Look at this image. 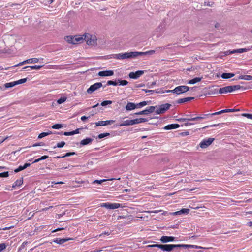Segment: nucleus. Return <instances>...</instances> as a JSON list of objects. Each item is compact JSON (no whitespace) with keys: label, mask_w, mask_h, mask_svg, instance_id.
<instances>
[{"label":"nucleus","mask_w":252,"mask_h":252,"mask_svg":"<svg viewBox=\"0 0 252 252\" xmlns=\"http://www.w3.org/2000/svg\"><path fill=\"white\" fill-rule=\"evenodd\" d=\"M110 135L109 133H101L98 135V137L99 139L103 138L107 136H109Z\"/></svg>","instance_id":"09e8293b"},{"label":"nucleus","mask_w":252,"mask_h":252,"mask_svg":"<svg viewBox=\"0 0 252 252\" xmlns=\"http://www.w3.org/2000/svg\"><path fill=\"white\" fill-rule=\"evenodd\" d=\"M52 133V132L49 131V132H44L41 133L38 136V138L41 139L46 136H48Z\"/></svg>","instance_id":"2f4dec72"},{"label":"nucleus","mask_w":252,"mask_h":252,"mask_svg":"<svg viewBox=\"0 0 252 252\" xmlns=\"http://www.w3.org/2000/svg\"><path fill=\"white\" fill-rule=\"evenodd\" d=\"M175 237L173 236H162L160 240L163 243H165L169 242H173L175 240Z\"/></svg>","instance_id":"ddd939ff"},{"label":"nucleus","mask_w":252,"mask_h":252,"mask_svg":"<svg viewBox=\"0 0 252 252\" xmlns=\"http://www.w3.org/2000/svg\"><path fill=\"white\" fill-rule=\"evenodd\" d=\"M156 50H152L146 52H138V56L152 55L156 52Z\"/></svg>","instance_id":"bb28decb"},{"label":"nucleus","mask_w":252,"mask_h":252,"mask_svg":"<svg viewBox=\"0 0 252 252\" xmlns=\"http://www.w3.org/2000/svg\"><path fill=\"white\" fill-rule=\"evenodd\" d=\"M148 104V101H142L139 103L136 104V108H141Z\"/></svg>","instance_id":"4c0bfd02"},{"label":"nucleus","mask_w":252,"mask_h":252,"mask_svg":"<svg viewBox=\"0 0 252 252\" xmlns=\"http://www.w3.org/2000/svg\"><path fill=\"white\" fill-rule=\"evenodd\" d=\"M44 145H45V144L43 142L36 143L34 144L33 145V147L41 146H44Z\"/></svg>","instance_id":"052dcab7"},{"label":"nucleus","mask_w":252,"mask_h":252,"mask_svg":"<svg viewBox=\"0 0 252 252\" xmlns=\"http://www.w3.org/2000/svg\"><path fill=\"white\" fill-rule=\"evenodd\" d=\"M196 123H189V122H187V123H185L184 125L185 126H191V125H194Z\"/></svg>","instance_id":"774afa93"},{"label":"nucleus","mask_w":252,"mask_h":252,"mask_svg":"<svg viewBox=\"0 0 252 252\" xmlns=\"http://www.w3.org/2000/svg\"><path fill=\"white\" fill-rule=\"evenodd\" d=\"M26 81H27L26 78H23V79H21L19 80L16 81L15 82H16V85H18V84H21L24 83L26 82Z\"/></svg>","instance_id":"a18cd8bd"},{"label":"nucleus","mask_w":252,"mask_h":252,"mask_svg":"<svg viewBox=\"0 0 252 252\" xmlns=\"http://www.w3.org/2000/svg\"><path fill=\"white\" fill-rule=\"evenodd\" d=\"M84 40V36L83 35L82 36H76L74 37V44H78L79 43H81Z\"/></svg>","instance_id":"4be33fe9"},{"label":"nucleus","mask_w":252,"mask_h":252,"mask_svg":"<svg viewBox=\"0 0 252 252\" xmlns=\"http://www.w3.org/2000/svg\"><path fill=\"white\" fill-rule=\"evenodd\" d=\"M6 245L4 243L0 244V252L6 248Z\"/></svg>","instance_id":"13d9d810"},{"label":"nucleus","mask_w":252,"mask_h":252,"mask_svg":"<svg viewBox=\"0 0 252 252\" xmlns=\"http://www.w3.org/2000/svg\"><path fill=\"white\" fill-rule=\"evenodd\" d=\"M24 169H25L24 166L20 165L18 167V168H17L14 170V172L15 173H18Z\"/></svg>","instance_id":"603ef678"},{"label":"nucleus","mask_w":252,"mask_h":252,"mask_svg":"<svg viewBox=\"0 0 252 252\" xmlns=\"http://www.w3.org/2000/svg\"><path fill=\"white\" fill-rule=\"evenodd\" d=\"M171 106V105L168 103L163 104L157 108L155 111L156 114H160L164 113L167 110H168Z\"/></svg>","instance_id":"39448f33"},{"label":"nucleus","mask_w":252,"mask_h":252,"mask_svg":"<svg viewBox=\"0 0 252 252\" xmlns=\"http://www.w3.org/2000/svg\"><path fill=\"white\" fill-rule=\"evenodd\" d=\"M112 103V101L111 100H105L101 102V105L102 106H105L108 104H111Z\"/></svg>","instance_id":"79ce46f5"},{"label":"nucleus","mask_w":252,"mask_h":252,"mask_svg":"<svg viewBox=\"0 0 252 252\" xmlns=\"http://www.w3.org/2000/svg\"><path fill=\"white\" fill-rule=\"evenodd\" d=\"M75 155V152H69V153H66L64 156H57V157H55V158H64V157H69L70 156H72V155Z\"/></svg>","instance_id":"72a5a7b5"},{"label":"nucleus","mask_w":252,"mask_h":252,"mask_svg":"<svg viewBox=\"0 0 252 252\" xmlns=\"http://www.w3.org/2000/svg\"><path fill=\"white\" fill-rule=\"evenodd\" d=\"M73 240L72 238H56L53 240V242L56 243L57 244L61 245L63 244L64 243L70 240Z\"/></svg>","instance_id":"4468645a"},{"label":"nucleus","mask_w":252,"mask_h":252,"mask_svg":"<svg viewBox=\"0 0 252 252\" xmlns=\"http://www.w3.org/2000/svg\"><path fill=\"white\" fill-rule=\"evenodd\" d=\"M65 144V143L64 141H62L61 142L58 143L57 144V146H55L54 148H56V147L58 148H62L63 147Z\"/></svg>","instance_id":"37998d69"},{"label":"nucleus","mask_w":252,"mask_h":252,"mask_svg":"<svg viewBox=\"0 0 252 252\" xmlns=\"http://www.w3.org/2000/svg\"><path fill=\"white\" fill-rule=\"evenodd\" d=\"M51 184H52V187H54L53 186V184H64V182H62V181H60V182H51Z\"/></svg>","instance_id":"e2e57ef3"},{"label":"nucleus","mask_w":252,"mask_h":252,"mask_svg":"<svg viewBox=\"0 0 252 252\" xmlns=\"http://www.w3.org/2000/svg\"><path fill=\"white\" fill-rule=\"evenodd\" d=\"M44 65H34V66H27L23 68V69H28L27 70L30 71L32 69H40Z\"/></svg>","instance_id":"6ab92c4d"},{"label":"nucleus","mask_w":252,"mask_h":252,"mask_svg":"<svg viewBox=\"0 0 252 252\" xmlns=\"http://www.w3.org/2000/svg\"><path fill=\"white\" fill-rule=\"evenodd\" d=\"M235 74L231 73H223L221 74V78L223 79H229L234 76Z\"/></svg>","instance_id":"a878e982"},{"label":"nucleus","mask_w":252,"mask_h":252,"mask_svg":"<svg viewBox=\"0 0 252 252\" xmlns=\"http://www.w3.org/2000/svg\"><path fill=\"white\" fill-rule=\"evenodd\" d=\"M165 49V47H163V46H161V47H157L156 49V51H163V50Z\"/></svg>","instance_id":"338daca9"},{"label":"nucleus","mask_w":252,"mask_h":252,"mask_svg":"<svg viewBox=\"0 0 252 252\" xmlns=\"http://www.w3.org/2000/svg\"><path fill=\"white\" fill-rule=\"evenodd\" d=\"M47 158H48V156H46V155H44V156H43L41 157L40 158L35 159L32 163H37V162H38L39 161H40L41 160L46 159Z\"/></svg>","instance_id":"e433bc0d"},{"label":"nucleus","mask_w":252,"mask_h":252,"mask_svg":"<svg viewBox=\"0 0 252 252\" xmlns=\"http://www.w3.org/2000/svg\"><path fill=\"white\" fill-rule=\"evenodd\" d=\"M107 85H113V86H117L118 85V83L115 81H112V80H109L107 81Z\"/></svg>","instance_id":"de8ad7c7"},{"label":"nucleus","mask_w":252,"mask_h":252,"mask_svg":"<svg viewBox=\"0 0 252 252\" xmlns=\"http://www.w3.org/2000/svg\"><path fill=\"white\" fill-rule=\"evenodd\" d=\"M250 50H251V48H240V49H234V52H235V53H242L243 52H248Z\"/></svg>","instance_id":"c756f323"},{"label":"nucleus","mask_w":252,"mask_h":252,"mask_svg":"<svg viewBox=\"0 0 252 252\" xmlns=\"http://www.w3.org/2000/svg\"><path fill=\"white\" fill-rule=\"evenodd\" d=\"M110 234H111V231H109V230L105 231L104 232L101 233L100 234L97 235L96 237H104L105 235H107V236L109 235Z\"/></svg>","instance_id":"58836bf2"},{"label":"nucleus","mask_w":252,"mask_h":252,"mask_svg":"<svg viewBox=\"0 0 252 252\" xmlns=\"http://www.w3.org/2000/svg\"><path fill=\"white\" fill-rule=\"evenodd\" d=\"M219 114H220V111L214 113H212V114L208 113V114H202V115H201L200 116L195 117L193 119L196 120H196H203V119H205L209 118V117H212V116L215 115H219Z\"/></svg>","instance_id":"6e6552de"},{"label":"nucleus","mask_w":252,"mask_h":252,"mask_svg":"<svg viewBox=\"0 0 252 252\" xmlns=\"http://www.w3.org/2000/svg\"><path fill=\"white\" fill-rule=\"evenodd\" d=\"M136 108V104L133 102H128L125 107V108L127 111H131L135 109Z\"/></svg>","instance_id":"f3484780"},{"label":"nucleus","mask_w":252,"mask_h":252,"mask_svg":"<svg viewBox=\"0 0 252 252\" xmlns=\"http://www.w3.org/2000/svg\"><path fill=\"white\" fill-rule=\"evenodd\" d=\"M23 183V178H21L20 179L17 180L13 184L12 188H15L17 186H21Z\"/></svg>","instance_id":"c85d7f7f"},{"label":"nucleus","mask_w":252,"mask_h":252,"mask_svg":"<svg viewBox=\"0 0 252 252\" xmlns=\"http://www.w3.org/2000/svg\"><path fill=\"white\" fill-rule=\"evenodd\" d=\"M131 122H132V125H133L135 124H140L139 118L131 120Z\"/></svg>","instance_id":"6e6d98bb"},{"label":"nucleus","mask_w":252,"mask_h":252,"mask_svg":"<svg viewBox=\"0 0 252 252\" xmlns=\"http://www.w3.org/2000/svg\"><path fill=\"white\" fill-rule=\"evenodd\" d=\"M9 176L8 171L0 173V177H7Z\"/></svg>","instance_id":"5fc2aeb1"},{"label":"nucleus","mask_w":252,"mask_h":252,"mask_svg":"<svg viewBox=\"0 0 252 252\" xmlns=\"http://www.w3.org/2000/svg\"><path fill=\"white\" fill-rule=\"evenodd\" d=\"M115 122V120H106V121H100L97 122H96L95 125L97 126H105L108 125H111L113 124Z\"/></svg>","instance_id":"f8f14e48"},{"label":"nucleus","mask_w":252,"mask_h":252,"mask_svg":"<svg viewBox=\"0 0 252 252\" xmlns=\"http://www.w3.org/2000/svg\"><path fill=\"white\" fill-rule=\"evenodd\" d=\"M202 78V77H195L191 80H189L188 82V84H194L197 82H200Z\"/></svg>","instance_id":"cd10ccee"},{"label":"nucleus","mask_w":252,"mask_h":252,"mask_svg":"<svg viewBox=\"0 0 252 252\" xmlns=\"http://www.w3.org/2000/svg\"><path fill=\"white\" fill-rule=\"evenodd\" d=\"M63 127L62 124H57L52 126V128L55 129H59Z\"/></svg>","instance_id":"a19ab883"},{"label":"nucleus","mask_w":252,"mask_h":252,"mask_svg":"<svg viewBox=\"0 0 252 252\" xmlns=\"http://www.w3.org/2000/svg\"><path fill=\"white\" fill-rule=\"evenodd\" d=\"M63 135L65 136L73 135V131L71 132H64Z\"/></svg>","instance_id":"0e129e2a"},{"label":"nucleus","mask_w":252,"mask_h":252,"mask_svg":"<svg viewBox=\"0 0 252 252\" xmlns=\"http://www.w3.org/2000/svg\"><path fill=\"white\" fill-rule=\"evenodd\" d=\"M102 86V84L101 82L95 83L94 84L91 85L90 87L87 89V92L88 94H92L93 92L98 90Z\"/></svg>","instance_id":"423d86ee"},{"label":"nucleus","mask_w":252,"mask_h":252,"mask_svg":"<svg viewBox=\"0 0 252 252\" xmlns=\"http://www.w3.org/2000/svg\"><path fill=\"white\" fill-rule=\"evenodd\" d=\"M180 127V125L178 124H171L170 125H168L164 127V129L166 130H170L176 129Z\"/></svg>","instance_id":"dca6fc26"},{"label":"nucleus","mask_w":252,"mask_h":252,"mask_svg":"<svg viewBox=\"0 0 252 252\" xmlns=\"http://www.w3.org/2000/svg\"><path fill=\"white\" fill-rule=\"evenodd\" d=\"M194 99V98L193 97H189L181 98L177 100V103H179V104L185 103V102H188L189 101H190L191 100H193Z\"/></svg>","instance_id":"412c9836"},{"label":"nucleus","mask_w":252,"mask_h":252,"mask_svg":"<svg viewBox=\"0 0 252 252\" xmlns=\"http://www.w3.org/2000/svg\"><path fill=\"white\" fill-rule=\"evenodd\" d=\"M138 52H125L119 54H114L113 58L118 60H123L125 59H130L138 56Z\"/></svg>","instance_id":"f03ea898"},{"label":"nucleus","mask_w":252,"mask_h":252,"mask_svg":"<svg viewBox=\"0 0 252 252\" xmlns=\"http://www.w3.org/2000/svg\"><path fill=\"white\" fill-rule=\"evenodd\" d=\"M231 87L232 88V92L235 90L241 89L242 90H245L249 88V87H244L240 85H233L231 86Z\"/></svg>","instance_id":"a211bd4d"},{"label":"nucleus","mask_w":252,"mask_h":252,"mask_svg":"<svg viewBox=\"0 0 252 252\" xmlns=\"http://www.w3.org/2000/svg\"><path fill=\"white\" fill-rule=\"evenodd\" d=\"M185 118L189 119V120H187V121H196V120L193 119L194 118V117H193L192 115L186 114V115H185Z\"/></svg>","instance_id":"c03bdc74"},{"label":"nucleus","mask_w":252,"mask_h":252,"mask_svg":"<svg viewBox=\"0 0 252 252\" xmlns=\"http://www.w3.org/2000/svg\"><path fill=\"white\" fill-rule=\"evenodd\" d=\"M156 107L155 106H150L146 108V109L140 111L139 112H137L135 113L136 115H148L149 114L152 113L155 111V108Z\"/></svg>","instance_id":"1a4fd4ad"},{"label":"nucleus","mask_w":252,"mask_h":252,"mask_svg":"<svg viewBox=\"0 0 252 252\" xmlns=\"http://www.w3.org/2000/svg\"><path fill=\"white\" fill-rule=\"evenodd\" d=\"M66 100V97H61L57 100V103L60 104L65 102Z\"/></svg>","instance_id":"3c124183"},{"label":"nucleus","mask_w":252,"mask_h":252,"mask_svg":"<svg viewBox=\"0 0 252 252\" xmlns=\"http://www.w3.org/2000/svg\"><path fill=\"white\" fill-rule=\"evenodd\" d=\"M114 179V178H112V179H109L108 180H113ZM116 179L117 180H120V178H118V179ZM107 180H106V179H102V180H95L93 181V184L97 183V184H101L103 182H105V181H106Z\"/></svg>","instance_id":"7c9ffc66"},{"label":"nucleus","mask_w":252,"mask_h":252,"mask_svg":"<svg viewBox=\"0 0 252 252\" xmlns=\"http://www.w3.org/2000/svg\"><path fill=\"white\" fill-rule=\"evenodd\" d=\"M132 126L131 120H126V121H124L121 124L116 125V126Z\"/></svg>","instance_id":"b1692460"},{"label":"nucleus","mask_w":252,"mask_h":252,"mask_svg":"<svg viewBox=\"0 0 252 252\" xmlns=\"http://www.w3.org/2000/svg\"><path fill=\"white\" fill-rule=\"evenodd\" d=\"M189 209H182L180 211L175 212L173 213L174 215H181L182 214H187L189 212Z\"/></svg>","instance_id":"393cba45"},{"label":"nucleus","mask_w":252,"mask_h":252,"mask_svg":"<svg viewBox=\"0 0 252 252\" xmlns=\"http://www.w3.org/2000/svg\"><path fill=\"white\" fill-rule=\"evenodd\" d=\"M139 123H144V122H146L148 121V120L147 119H145V118H139Z\"/></svg>","instance_id":"69168bd1"},{"label":"nucleus","mask_w":252,"mask_h":252,"mask_svg":"<svg viewBox=\"0 0 252 252\" xmlns=\"http://www.w3.org/2000/svg\"><path fill=\"white\" fill-rule=\"evenodd\" d=\"M245 80H252V76L244 75V79Z\"/></svg>","instance_id":"bf43d9fd"},{"label":"nucleus","mask_w":252,"mask_h":252,"mask_svg":"<svg viewBox=\"0 0 252 252\" xmlns=\"http://www.w3.org/2000/svg\"><path fill=\"white\" fill-rule=\"evenodd\" d=\"M118 81L119 82V85L122 86H126L128 84V82L126 80H118Z\"/></svg>","instance_id":"49530a36"},{"label":"nucleus","mask_w":252,"mask_h":252,"mask_svg":"<svg viewBox=\"0 0 252 252\" xmlns=\"http://www.w3.org/2000/svg\"><path fill=\"white\" fill-rule=\"evenodd\" d=\"M84 40L86 42L88 45H94L96 42V37L89 33H85L83 35Z\"/></svg>","instance_id":"7ed1b4c3"},{"label":"nucleus","mask_w":252,"mask_h":252,"mask_svg":"<svg viewBox=\"0 0 252 252\" xmlns=\"http://www.w3.org/2000/svg\"><path fill=\"white\" fill-rule=\"evenodd\" d=\"M28 63H35L39 61V59L36 58H31L28 59Z\"/></svg>","instance_id":"c9c22d12"},{"label":"nucleus","mask_w":252,"mask_h":252,"mask_svg":"<svg viewBox=\"0 0 252 252\" xmlns=\"http://www.w3.org/2000/svg\"><path fill=\"white\" fill-rule=\"evenodd\" d=\"M93 141V139L91 138H87L81 140L80 142V144L82 146L86 145L91 143Z\"/></svg>","instance_id":"5701e85b"},{"label":"nucleus","mask_w":252,"mask_h":252,"mask_svg":"<svg viewBox=\"0 0 252 252\" xmlns=\"http://www.w3.org/2000/svg\"><path fill=\"white\" fill-rule=\"evenodd\" d=\"M214 141V138H209L203 139L199 144V146L201 148L204 149L208 147Z\"/></svg>","instance_id":"0eeeda50"},{"label":"nucleus","mask_w":252,"mask_h":252,"mask_svg":"<svg viewBox=\"0 0 252 252\" xmlns=\"http://www.w3.org/2000/svg\"><path fill=\"white\" fill-rule=\"evenodd\" d=\"M144 73L143 70H138L135 72H131L129 73L128 76L130 78L137 79Z\"/></svg>","instance_id":"9d476101"},{"label":"nucleus","mask_w":252,"mask_h":252,"mask_svg":"<svg viewBox=\"0 0 252 252\" xmlns=\"http://www.w3.org/2000/svg\"><path fill=\"white\" fill-rule=\"evenodd\" d=\"M234 50H228V51H224V52H221V57L227 56V55L231 54H234L235 52H234Z\"/></svg>","instance_id":"473e14b6"},{"label":"nucleus","mask_w":252,"mask_h":252,"mask_svg":"<svg viewBox=\"0 0 252 252\" xmlns=\"http://www.w3.org/2000/svg\"><path fill=\"white\" fill-rule=\"evenodd\" d=\"M232 92L231 86H228L221 88V94H226Z\"/></svg>","instance_id":"aec40b11"},{"label":"nucleus","mask_w":252,"mask_h":252,"mask_svg":"<svg viewBox=\"0 0 252 252\" xmlns=\"http://www.w3.org/2000/svg\"><path fill=\"white\" fill-rule=\"evenodd\" d=\"M15 85H16L15 81L7 83L4 85L5 88L13 87Z\"/></svg>","instance_id":"f704fd0d"},{"label":"nucleus","mask_w":252,"mask_h":252,"mask_svg":"<svg viewBox=\"0 0 252 252\" xmlns=\"http://www.w3.org/2000/svg\"><path fill=\"white\" fill-rule=\"evenodd\" d=\"M198 248V246L193 245L187 244H162L160 246V249L163 251L170 252L175 248Z\"/></svg>","instance_id":"f257e3e1"},{"label":"nucleus","mask_w":252,"mask_h":252,"mask_svg":"<svg viewBox=\"0 0 252 252\" xmlns=\"http://www.w3.org/2000/svg\"><path fill=\"white\" fill-rule=\"evenodd\" d=\"M65 40L66 41H67L69 43L73 44H74V37L72 36H66L65 38Z\"/></svg>","instance_id":"ea45409f"},{"label":"nucleus","mask_w":252,"mask_h":252,"mask_svg":"<svg viewBox=\"0 0 252 252\" xmlns=\"http://www.w3.org/2000/svg\"><path fill=\"white\" fill-rule=\"evenodd\" d=\"M121 205L119 203H104L101 205L102 207H105L107 209H117L120 207Z\"/></svg>","instance_id":"9b49d317"},{"label":"nucleus","mask_w":252,"mask_h":252,"mask_svg":"<svg viewBox=\"0 0 252 252\" xmlns=\"http://www.w3.org/2000/svg\"><path fill=\"white\" fill-rule=\"evenodd\" d=\"M142 91H144L145 93H150L151 94H153L155 93H158V91H155V90H147V89H143Z\"/></svg>","instance_id":"864d4df0"},{"label":"nucleus","mask_w":252,"mask_h":252,"mask_svg":"<svg viewBox=\"0 0 252 252\" xmlns=\"http://www.w3.org/2000/svg\"><path fill=\"white\" fill-rule=\"evenodd\" d=\"M189 119L185 118V117H184V118H180L177 119V120L179 122H186V121H187V120H189Z\"/></svg>","instance_id":"680f3d73"},{"label":"nucleus","mask_w":252,"mask_h":252,"mask_svg":"<svg viewBox=\"0 0 252 252\" xmlns=\"http://www.w3.org/2000/svg\"><path fill=\"white\" fill-rule=\"evenodd\" d=\"M190 88L187 86H179L176 87L173 90H172V93L177 94H180L188 91Z\"/></svg>","instance_id":"20e7f679"},{"label":"nucleus","mask_w":252,"mask_h":252,"mask_svg":"<svg viewBox=\"0 0 252 252\" xmlns=\"http://www.w3.org/2000/svg\"><path fill=\"white\" fill-rule=\"evenodd\" d=\"M241 116L245 117L250 119H252V114L243 113L241 114Z\"/></svg>","instance_id":"8fccbe9b"},{"label":"nucleus","mask_w":252,"mask_h":252,"mask_svg":"<svg viewBox=\"0 0 252 252\" xmlns=\"http://www.w3.org/2000/svg\"><path fill=\"white\" fill-rule=\"evenodd\" d=\"M114 74V72L112 70H105L102 71L98 72V75L99 76H110Z\"/></svg>","instance_id":"2eb2a0df"},{"label":"nucleus","mask_w":252,"mask_h":252,"mask_svg":"<svg viewBox=\"0 0 252 252\" xmlns=\"http://www.w3.org/2000/svg\"><path fill=\"white\" fill-rule=\"evenodd\" d=\"M26 63H28V59L26 60H25L22 62H20L19 64L15 65L14 66H21L23 64H25Z\"/></svg>","instance_id":"4d7b16f0"}]
</instances>
